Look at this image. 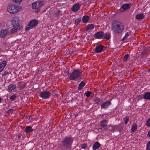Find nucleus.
Here are the masks:
<instances>
[{
  "instance_id": "41",
  "label": "nucleus",
  "mask_w": 150,
  "mask_h": 150,
  "mask_svg": "<svg viewBox=\"0 0 150 150\" xmlns=\"http://www.w3.org/2000/svg\"><path fill=\"white\" fill-rule=\"evenodd\" d=\"M10 111V110H8V112H9V111Z\"/></svg>"
},
{
  "instance_id": "29",
  "label": "nucleus",
  "mask_w": 150,
  "mask_h": 150,
  "mask_svg": "<svg viewBox=\"0 0 150 150\" xmlns=\"http://www.w3.org/2000/svg\"><path fill=\"white\" fill-rule=\"evenodd\" d=\"M129 54H125L123 58L124 61L127 62L129 57Z\"/></svg>"
},
{
  "instance_id": "17",
  "label": "nucleus",
  "mask_w": 150,
  "mask_h": 150,
  "mask_svg": "<svg viewBox=\"0 0 150 150\" xmlns=\"http://www.w3.org/2000/svg\"><path fill=\"white\" fill-rule=\"evenodd\" d=\"M7 62L5 61H3L0 64V72H1L6 65Z\"/></svg>"
},
{
  "instance_id": "12",
  "label": "nucleus",
  "mask_w": 150,
  "mask_h": 150,
  "mask_svg": "<svg viewBox=\"0 0 150 150\" xmlns=\"http://www.w3.org/2000/svg\"><path fill=\"white\" fill-rule=\"evenodd\" d=\"M81 6V5L78 3L75 4L71 8L72 11L74 12L77 11L79 9Z\"/></svg>"
},
{
  "instance_id": "9",
  "label": "nucleus",
  "mask_w": 150,
  "mask_h": 150,
  "mask_svg": "<svg viewBox=\"0 0 150 150\" xmlns=\"http://www.w3.org/2000/svg\"><path fill=\"white\" fill-rule=\"evenodd\" d=\"M111 102L110 100L105 101L101 104V108L102 109H105L111 105Z\"/></svg>"
},
{
  "instance_id": "31",
  "label": "nucleus",
  "mask_w": 150,
  "mask_h": 150,
  "mask_svg": "<svg viewBox=\"0 0 150 150\" xmlns=\"http://www.w3.org/2000/svg\"><path fill=\"white\" fill-rule=\"evenodd\" d=\"M129 118L127 117H125L124 118V120L125 121V123L126 125L128 122Z\"/></svg>"
},
{
  "instance_id": "39",
  "label": "nucleus",
  "mask_w": 150,
  "mask_h": 150,
  "mask_svg": "<svg viewBox=\"0 0 150 150\" xmlns=\"http://www.w3.org/2000/svg\"><path fill=\"white\" fill-rule=\"evenodd\" d=\"M1 98L0 97V103H1Z\"/></svg>"
},
{
  "instance_id": "4",
  "label": "nucleus",
  "mask_w": 150,
  "mask_h": 150,
  "mask_svg": "<svg viewBox=\"0 0 150 150\" xmlns=\"http://www.w3.org/2000/svg\"><path fill=\"white\" fill-rule=\"evenodd\" d=\"M44 4V2L43 1H39L33 3L32 4V8L34 9H37V12L39 11L38 8L43 6Z\"/></svg>"
},
{
  "instance_id": "35",
  "label": "nucleus",
  "mask_w": 150,
  "mask_h": 150,
  "mask_svg": "<svg viewBox=\"0 0 150 150\" xmlns=\"http://www.w3.org/2000/svg\"><path fill=\"white\" fill-rule=\"evenodd\" d=\"M81 21V19L80 18H78L76 19L75 21V24H79Z\"/></svg>"
},
{
  "instance_id": "16",
  "label": "nucleus",
  "mask_w": 150,
  "mask_h": 150,
  "mask_svg": "<svg viewBox=\"0 0 150 150\" xmlns=\"http://www.w3.org/2000/svg\"><path fill=\"white\" fill-rule=\"evenodd\" d=\"M16 88V86L15 85L11 84L8 86L7 90L8 92H10L14 90Z\"/></svg>"
},
{
  "instance_id": "11",
  "label": "nucleus",
  "mask_w": 150,
  "mask_h": 150,
  "mask_svg": "<svg viewBox=\"0 0 150 150\" xmlns=\"http://www.w3.org/2000/svg\"><path fill=\"white\" fill-rule=\"evenodd\" d=\"M104 33L103 31H100L96 33L94 35V37L95 38L100 39L103 36Z\"/></svg>"
},
{
  "instance_id": "2",
  "label": "nucleus",
  "mask_w": 150,
  "mask_h": 150,
  "mask_svg": "<svg viewBox=\"0 0 150 150\" xmlns=\"http://www.w3.org/2000/svg\"><path fill=\"white\" fill-rule=\"evenodd\" d=\"M21 8V6L13 4H10L7 7V11L10 13L15 14L18 12Z\"/></svg>"
},
{
  "instance_id": "6",
  "label": "nucleus",
  "mask_w": 150,
  "mask_h": 150,
  "mask_svg": "<svg viewBox=\"0 0 150 150\" xmlns=\"http://www.w3.org/2000/svg\"><path fill=\"white\" fill-rule=\"evenodd\" d=\"M38 23V21L36 20L33 19L30 21L28 25L26 26L25 29L26 30H29L32 27H34L37 25Z\"/></svg>"
},
{
  "instance_id": "33",
  "label": "nucleus",
  "mask_w": 150,
  "mask_h": 150,
  "mask_svg": "<svg viewBox=\"0 0 150 150\" xmlns=\"http://www.w3.org/2000/svg\"><path fill=\"white\" fill-rule=\"evenodd\" d=\"M16 96L15 95H13L10 97V99L11 101H13L15 99Z\"/></svg>"
},
{
  "instance_id": "25",
  "label": "nucleus",
  "mask_w": 150,
  "mask_h": 150,
  "mask_svg": "<svg viewBox=\"0 0 150 150\" xmlns=\"http://www.w3.org/2000/svg\"><path fill=\"white\" fill-rule=\"evenodd\" d=\"M95 103L98 104H100L102 103V100L98 98H96L94 99Z\"/></svg>"
},
{
  "instance_id": "27",
  "label": "nucleus",
  "mask_w": 150,
  "mask_h": 150,
  "mask_svg": "<svg viewBox=\"0 0 150 150\" xmlns=\"http://www.w3.org/2000/svg\"><path fill=\"white\" fill-rule=\"evenodd\" d=\"M85 83L83 81H81L79 84L78 88L79 89H81L85 86Z\"/></svg>"
},
{
  "instance_id": "1",
  "label": "nucleus",
  "mask_w": 150,
  "mask_h": 150,
  "mask_svg": "<svg viewBox=\"0 0 150 150\" xmlns=\"http://www.w3.org/2000/svg\"><path fill=\"white\" fill-rule=\"evenodd\" d=\"M113 30L116 33H121L124 30V26L122 23L117 22L113 23L112 26Z\"/></svg>"
},
{
  "instance_id": "42",
  "label": "nucleus",
  "mask_w": 150,
  "mask_h": 150,
  "mask_svg": "<svg viewBox=\"0 0 150 150\" xmlns=\"http://www.w3.org/2000/svg\"><path fill=\"white\" fill-rule=\"evenodd\" d=\"M59 12H61L60 11H59Z\"/></svg>"
},
{
  "instance_id": "32",
  "label": "nucleus",
  "mask_w": 150,
  "mask_h": 150,
  "mask_svg": "<svg viewBox=\"0 0 150 150\" xmlns=\"http://www.w3.org/2000/svg\"><path fill=\"white\" fill-rule=\"evenodd\" d=\"M146 126L148 127H150V118L146 122Z\"/></svg>"
},
{
  "instance_id": "36",
  "label": "nucleus",
  "mask_w": 150,
  "mask_h": 150,
  "mask_svg": "<svg viewBox=\"0 0 150 150\" xmlns=\"http://www.w3.org/2000/svg\"><path fill=\"white\" fill-rule=\"evenodd\" d=\"M129 34L128 32H127L125 34V36L123 38V39L124 40L126 39L127 37L129 36Z\"/></svg>"
},
{
  "instance_id": "23",
  "label": "nucleus",
  "mask_w": 150,
  "mask_h": 150,
  "mask_svg": "<svg viewBox=\"0 0 150 150\" xmlns=\"http://www.w3.org/2000/svg\"><path fill=\"white\" fill-rule=\"evenodd\" d=\"M82 19L83 22L86 23L88 21L89 19V17L87 16H84L83 17Z\"/></svg>"
},
{
  "instance_id": "14",
  "label": "nucleus",
  "mask_w": 150,
  "mask_h": 150,
  "mask_svg": "<svg viewBox=\"0 0 150 150\" xmlns=\"http://www.w3.org/2000/svg\"><path fill=\"white\" fill-rule=\"evenodd\" d=\"M8 30H2L0 31V37H4L8 33Z\"/></svg>"
},
{
  "instance_id": "24",
  "label": "nucleus",
  "mask_w": 150,
  "mask_h": 150,
  "mask_svg": "<svg viewBox=\"0 0 150 150\" xmlns=\"http://www.w3.org/2000/svg\"><path fill=\"white\" fill-rule=\"evenodd\" d=\"M130 4H125L123 5L120 8H122L124 10H126L129 8Z\"/></svg>"
},
{
  "instance_id": "10",
  "label": "nucleus",
  "mask_w": 150,
  "mask_h": 150,
  "mask_svg": "<svg viewBox=\"0 0 150 150\" xmlns=\"http://www.w3.org/2000/svg\"><path fill=\"white\" fill-rule=\"evenodd\" d=\"M104 46L102 45H100L96 47L95 49L96 53H98L102 52L103 50Z\"/></svg>"
},
{
  "instance_id": "22",
  "label": "nucleus",
  "mask_w": 150,
  "mask_h": 150,
  "mask_svg": "<svg viewBox=\"0 0 150 150\" xmlns=\"http://www.w3.org/2000/svg\"><path fill=\"white\" fill-rule=\"evenodd\" d=\"M94 28V25L93 24H89L88 27L85 29V30L86 31L90 30H93Z\"/></svg>"
},
{
  "instance_id": "30",
  "label": "nucleus",
  "mask_w": 150,
  "mask_h": 150,
  "mask_svg": "<svg viewBox=\"0 0 150 150\" xmlns=\"http://www.w3.org/2000/svg\"><path fill=\"white\" fill-rule=\"evenodd\" d=\"M91 92L89 91H86L85 93V95L87 97H88L90 96L91 94Z\"/></svg>"
},
{
  "instance_id": "21",
  "label": "nucleus",
  "mask_w": 150,
  "mask_h": 150,
  "mask_svg": "<svg viewBox=\"0 0 150 150\" xmlns=\"http://www.w3.org/2000/svg\"><path fill=\"white\" fill-rule=\"evenodd\" d=\"M33 130V129L30 126H27L25 129V131L26 133H29Z\"/></svg>"
},
{
  "instance_id": "34",
  "label": "nucleus",
  "mask_w": 150,
  "mask_h": 150,
  "mask_svg": "<svg viewBox=\"0 0 150 150\" xmlns=\"http://www.w3.org/2000/svg\"><path fill=\"white\" fill-rule=\"evenodd\" d=\"M146 150H150V141L147 144Z\"/></svg>"
},
{
  "instance_id": "40",
  "label": "nucleus",
  "mask_w": 150,
  "mask_h": 150,
  "mask_svg": "<svg viewBox=\"0 0 150 150\" xmlns=\"http://www.w3.org/2000/svg\"><path fill=\"white\" fill-rule=\"evenodd\" d=\"M148 70H149V72H150V69H148Z\"/></svg>"
},
{
  "instance_id": "28",
  "label": "nucleus",
  "mask_w": 150,
  "mask_h": 150,
  "mask_svg": "<svg viewBox=\"0 0 150 150\" xmlns=\"http://www.w3.org/2000/svg\"><path fill=\"white\" fill-rule=\"evenodd\" d=\"M19 29V28H17L15 27H13V28L11 30V33H14L16 32Z\"/></svg>"
},
{
  "instance_id": "18",
  "label": "nucleus",
  "mask_w": 150,
  "mask_h": 150,
  "mask_svg": "<svg viewBox=\"0 0 150 150\" xmlns=\"http://www.w3.org/2000/svg\"><path fill=\"white\" fill-rule=\"evenodd\" d=\"M100 146V144L98 142H96L93 146V149L95 150L98 149Z\"/></svg>"
},
{
  "instance_id": "37",
  "label": "nucleus",
  "mask_w": 150,
  "mask_h": 150,
  "mask_svg": "<svg viewBox=\"0 0 150 150\" xmlns=\"http://www.w3.org/2000/svg\"><path fill=\"white\" fill-rule=\"evenodd\" d=\"M87 146V145L86 144H84L82 145L81 147L82 149H86Z\"/></svg>"
},
{
  "instance_id": "20",
  "label": "nucleus",
  "mask_w": 150,
  "mask_h": 150,
  "mask_svg": "<svg viewBox=\"0 0 150 150\" xmlns=\"http://www.w3.org/2000/svg\"><path fill=\"white\" fill-rule=\"evenodd\" d=\"M137 123H134L131 128V132H134L137 129Z\"/></svg>"
},
{
  "instance_id": "13",
  "label": "nucleus",
  "mask_w": 150,
  "mask_h": 150,
  "mask_svg": "<svg viewBox=\"0 0 150 150\" xmlns=\"http://www.w3.org/2000/svg\"><path fill=\"white\" fill-rule=\"evenodd\" d=\"M108 123V121L107 120H104L101 121L100 122V128L101 129L103 127L106 126Z\"/></svg>"
},
{
  "instance_id": "3",
  "label": "nucleus",
  "mask_w": 150,
  "mask_h": 150,
  "mask_svg": "<svg viewBox=\"0 0 150 150\" xmlns=\"http://www.w3.org/2000/svg\"><path fill=\"white\" fill-rule=\"evenodd\" d=\"M73 139L71 137H66L62 142L65 149L69 148L71 145Z\"/></svg>"
},
{
  "instance_id": "15",
  "label": "nucleus",
  "mask_w": 150,
  "mask_h": 150,
  "mask_svg": "<svg viewBox=\"0 0 150 150\" xmlns=\"http://www.w3.org/2000/svg\"><path fill=\"white\" fill-rule=\"evenodd\" d=\"M143 98L146 100H150V92H146L143 95Z\"/></svg>"
},
{
  "instance_id": "26",
  "label": "nucleus",
  "mask_w": 150,
  "mask_h": 150,
  "mask_svg": "<svg viewBox=\"0 0 150 150\" xmlns=\"http://www.w3.org/2000/svg\"><path fill=\"white\" fill-rule=\"evenodd\" d=\"M110 38V34L108 33H106L104 36V38L107 40H109Z\"/></svg>"
},
{
  "instance_id": "38",
  "label": "nucleus",
  "mask_w": 150,
  "mask_h": 150,
  "mask_svg": "<svg viewBox=\"0 0 150 150\" xmlns=\"http://www.w3.org/2000/svg\"><path fill=\"white\" fill-rule=\"evenodd\" d=\"M147 136L148 137H150V131L148 132Z\"/></svg>"
},
{
  "instance_id": "8",
  "label": "nucleus",
  "mask_w": 150,
  "mask_h": 150,
  "mask_svg": "<svg viewBox=\"0 0 150 150\" xmlns=\"http://www.w3.org/2000/svg\"><path fill=\"white\" fill-rule=\"evenodd\" d=\"M11 23L13 27H15L17 28H20L19 20L18 18H15L13 19L11 21Z\"/></svg>"
},
{
  "instance_id": "5",
  "label": "nucleus",
  "mask_w": 150,
  "mask_h": 150,
  "mask_svg": "<svg viewBox=\"0 0 150 150\" xmlns=\"http://www.w3.org/2000/svg\"><path fill=\"white\" fill-rule=\"evenodd\" d=\"M81 74V72L77 69L74 71L71 74L70 76V79L73 80L79 77Z\"/></svg>"
},
{
  "instance_id": "7",
  "label": "nucleus",
  "mask_w": 150,
  "mask_h": 150,
  "mask_svg": "<svg viewBox=\"0 0 150 150\" xmlns=\"http://www.w3.org/2000/svg\"><path fill=\"white\" fill-rule=\"evenodd\" d=\"M51 94L49 91H45L40 92L39 96L43 99H47L50 97Z\"/></svg>"
},
{
  "instance_id": "19",
  "label": "nucleus",
  "mask_w": 150,
  "mask_h": 150,
  "mask_svg": "<svg viewBox=\"0 0 150 150\" xmlns=\"http://www.w3.org/2000/svg\"><path fill=\"white\" fill-rule=\"evenodd\" d=\"M144 17V15L142 13L137 15L135 16V18L137 19H142Z\"/></svg>"
}]
</instances>
